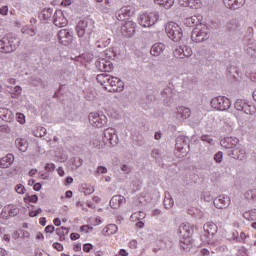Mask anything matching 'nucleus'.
<instances>
[{
	"instance_id": "f257e3e1",
	"label": "nucleus",
	"mask_w": 256,
	"mask_h": 256,
	"mask_svg": "<svg viewBox=\"0 0 256 256\" xmlns=\"http://www.w3.org/2000/svg\"><path fill=\"white\" fill-rule=\"evenodd\" d=\"M19 45H21V39L17 35L9 33L0 40V51L1 53H13Z\"/></svg>"
},
{
	"instance_id": "f03ea898",
	"label": "nucleus",
	"mask_w": 256,
	"mask_h": 256,
	"mask_svg": "<svg viewBox=\"0 0 256 256\" xmlns=\"http://www.w3.org/2000/svg\"><path fill=\"white\" fill-rule=\"evenodd\" d=\"M95 29V23L93 20H80L76 26V32L79 39L85 38L84 43L87 45L91 39V33Z\"/></svg>"
},
{
	"instance_id": "7ed1b4c3",
	"label": "nucleus",
	"mask_w": 256,
	"mask_h": 256,
	"mask_svg": "<svg viewBox=\"0 0 256 256\" xmlns=\"http://www.w3.org/2000/svg\"><path fill=\"white\" fill-rule=\"evenodd\" d=\"M178 234L180 237V247L182 249H191L193 246V228L189 224H181L178 228Z\"/></svg>"
},
{
	"instance_id": "20e7f679",
	"label": "nucleus",
	"mask_w": 256,
	"mask_h": 256,
	"mask_svg": "<svg viewBox=\"0 0 256 256\" xmlns=\"http://www.w3.org/2000/svg\"><path fill=\"white\" fill-rule=\"evenodd\" d=\"M166 34L175 43H179L183 39V30L175 22H170L165 28Z\"/></svg>"
},
{
	"instance_id": "39448f33",
	"label": "nucleus",
	"mask_w": 256,
	"mask_h": 256,
	"mask_svg": "<svg viewBox=\"0 0 256 256\" xmlns=\"http://www.w3.org/2000/svg\"><path fill=\"white\" fill-rule=\"evenodd\" d=\"M210 105L216 111H228L231 109V100L225 96H217L212 98Z\"/></svg>"
},
{
	"instance_id": "423d86ee",
	"label": "nucleus",
	"mask_w": 256,
	"mask_h": 256,
	"mask_svg": "<svg viewBox=\"0 0 256 256\" xmlns=\"http://www.w3.org/2000/svg\"><path fill=\"white\" fill-rule=\"evenodd\" d=\"M88 119L90 125L97 129H101V127H105L107 125V116H105L103 112H91L88 115Z\"/></svg>"
},
{
	"instance_id": "0eeeda50",
	"label": "nucleus",
	"mask_w": 256,
	"mask_h": 256,
	"mask_svg": "<svg viewBox=\"0 0 256 256\" xmlns=\"http://www.w3.org/2000/svg\"><path fill=\"white\" fill-rule=\"evenodd\" d=\"M209 28L207 26H200L194 28L191 34V40L194 43H203V41H207L209 39Z\"/></svg>"
},
{
	"instance_id": "6e6552de",
	"label": "nucleus",
	"mask_w": 256,
	"mask_h": 256,
	"mask_svg": "<svg viewBox=\"0 0 256 256\" xmlns=\"http://www.w3.org/2000/svg\"><path fill=\"white\" fill-rule=\"evenodd\" d=\"M159 21V14L156 12H150L149 14L144 13L140 15L139 25L141 27H153Z\"/></svg>"
},
{
	"instance_id": "1a4fd4ad",
	"label": "nucleus",
	"mask_w": 256,
	"mask_h": 256,
	"mask_svg": "<svg viewBox=\"0 0 256 256\" xmlns=\"http://www.w3.org/2000/svg\"><path fill=\"white\" fill-rule=\"evenodd\" d=\"M103 142L107 145L115 146L119 143V139L117 138V134L115 133L114 128H107L104 130Z\"/></svg>"
},
{
	"instance_id": "9d476101",
	"label": "nucleus",
	"mask_w": 256,
	"mask_h": 256,
	"mask_svg": "<svg viewBox=\"0 0 256 256\" xmlns=\"http://www.w3.org/2000/svg\"><path fill=\"white\" fill-rule=\"evenodd\" d=\"M95 67L104 73H111V71L114 69L113 63L105 58H99L95 62Z\"/></svg>"
},
{
	"instance_id": "9b49d317",
	"label": "nucleus",
	"mask_w": 256,
	"mask_h": 256,
	"mask_svg": "<svg viewBox=\"0 0 256 256\" xmlns=\"http://www.w3.org/2000/svg\"><path fill=\"white\" fill-rule=\"evenodd\" d=\"M57 37L61 45L67 46L73 43V32H70L67 29L60 30L57 34Z\"/></svg>"
},
{
	"instance_id": "f8f14e48",
	"label": "nucleus",
	"mask_w": 256,
	"mask_h": 256,
	"mask_svg": "<svg viewBox=\"0 0 256 256\" xmlns=\"http://www.w3.org/2000/svg\"><path fill=\"white\" fill-rule=\"evenodd\" d=\"M53 23L56 27H67L69 21L61 10H56L53 15Z\"/></svg>"
},
{
	"instance_id": "ddd939ff",
	"label": "nucleus",
	"mask_w": 256,
	"mask_h": 256,
	"mask_svg": "<svg viewBox=\"0 0 256 256\" xmlns=\"http://www.w3.org/2000/svg\"><path fill=\"white\" fill-rule=\"evenodd\" d=\"M175 147L179 153H187V151H189V138L185 136H179L176 139Z\"/></svg>"
},
{
	"instance_id": "4468645a",
	"label": "nucleus",
	"mask_w": 256,
	"mask_h": 256,
	"mask_svg": "<svg viewBox=\"0 0 256 256\" xmlns=\"http://www.w3.org/2000/svg\"><path fill=\"white\" fill-rule=\"evenodd\" d=\"M109 87L112 88L109 90L110 93H121V91H123L125 88V83H123L118 77L112 76Z\"/></svg>"
},
{
	"instance_id": "2eb2a0df",
	"label": "nucleus",
	"mask_w": 256,
	"mask_h": 256,
	"mask_svg": "<svg viewBox=\"0 0 256 256\" xmlns=\"http://www.w3.org/2000/svg\"><path fill=\"white\" fill-rule=\"evenodd\" d=\"M231 205V198L226 195H220L214 199V206L216 209H227Z\"/></svg>"
},
{
	"instance_id": "dca6fc26",
	"label": "nucleus",
	"mask_w": 256,
	"mask_h": 256,
	"mask_svg": "<svg viewBox=\"0 0 256 256\" xmlns=\"http://www.w3.org/2000/svg\"><path fill=\"white\" fill-rule=\"evenodd\" d=\"M239 144L238 138L233 137H227L220 141L221 147H224V149H235L237 145Z\"/></svg>"
},
{
	"instance_id": "f3484780",
	"label": "nucleus",
	"mask_w": 256,
	"mask_h": 256,
	"mask_svg": "<svg viewBox=\"0 0 256 256\" xmlns=\"http://www.w3.org/2000/svg\"><path fill=\"white\" fill-rule=\"evenodd\" d=\"M176 117L178 121H185V119H189L191 117V109L185 106L178 107Z\"/></svg>"
},
{
	"instance_id": "a211bd4d",
	"label": "nucleus",
	"mask_w": 256,
	"mask_h": 256,
	"mask_svg": "<svg viewBox=\"0 0 256 256\" xmlns=\"http://www.w3.org/2000/svg\"><path fill=\"white\" fill-rule=\"evenodd\" d=\"M223 3L227 9H241L245 5V0H223Z\"/></svg>"
},
{
	"instance_id": "6ab92c4d",
	"label": "nucleus",
	"mask_w": 256,
	"mask_h": 256,
	"mask_svg": "<svg viewBox=\"0 0 256 256\" xmlns=\"http://www.w3.org/2000/svg\"><path fill=\"white\" fill-rule=\"evenodd\" d=\"M165 49H167L165 44L161 42L155 43L150 49V55H152V57H159Z\"/></svg>"
},
{
	"instance_id": "aec40b11",
	"label": "nucleus",
	"mask_w": 256,
	"mask_h": 256,
	"mask_svg": "<svg viewBox=\"0 0 256 256\" xmlns=\"http://www.w3.org/2000/svg\"><path fill=\"white\" fill-rule=\"evenodd\" d=\"M122 33H126V37H133L135 35V22L126 21L122 26Z\"/></svg>"
},
{
	"instance_id": "412c9836",
	"label": "nucleus",
	"mask_w": 256,
	"mask_h": 256,
	"mask_svg": "<svg viewBox=\"0 0 256 256\" xmlns=\"http://www.w3.org/2000/svg\"><path fill=\"white\" fill-rule=\"evenodd\" d=\"M13 161H15V156H13V154H7L3 158H1L0 159L1 169H9V167L13 165Z\"/></svg>"
},
{
	"instance_id": "4be33fe9",
	"label": "nucleus",
	"mask_w": 256,
	"mask_h": 256,
	"mask_svg": "<svg viewBox=\"0 0 256 256\" xmlns=\"http://www.w3.org/2000/svg\"><path fill=\"white\" fill-rule=\"evenodd\" d=\"M15 116L13 115V112L7 108H0V119L2 121H6V123H11Z\"/></svg>"
},
{
	"instance_id": "5701e85b",
	"label": "nucleus",
	"mask_w": 256,
	"mask_h": 256,
	"mask_svg": "<svg viewBox=\"0 0 256 256\" xmlns=\"http://www.w3.org/2000/svg\"><path fill=\"white\" fill-rule=\"evenodd\" d=\"M125 198L122 195H115L110 200V207L112 209H119L123 203H125Z\"/></svg>"
},
{
	"instance_id": "b1692460",
	"label": "nucleus",
	"mask_w": 256,
	"mask_h": 256,
	"mask_svg": "<svg viewBox=\"0 0 256 256\" xmlns=\"http://www.w3.org/2000/svg\"><path fill=\"white\" fill-rule=\"evenodd\" d=\"M202 19H203V16L194 15L186 18L184 20V25H186V27H195V25H198L199 23H201Z\"/></svg>"
},
{
	"instance_id": "393cba45",
	"label": "nucleus",
	"mask_w": 256,
	"mask_h": 256,
	"mask_svg": "<svg viewBox=\"0 0 256 256\" xmlns=\"http://www.w3.org/2000/svg\"><path fill=\"white\" fill-rule=\"evenodd\" d=\"M228 155L232 157V159H238L239 161H243V159L246 157L245 151L241 148L230 150Z\"/></svg>"
},
{
	"instance_id": "a878e982",
	"label": "nucleus",
	"mask_w": 256,
	"mask_h": 256,
	"mask_svg": "<svg viewBox=\"0 0 256 256\" xmlns=\"http://www.w3.org/2000/svg\"><path fill=\"white\" fill-rule=\"evenodd\" d=\"M218 229L219 228L217 227V224H215L213 222H208V223L204 224L205 233H207L208 235H211V237H213V235L217 234Z\"/></svg>"
},
{
	"instance_id": "bb28decb",
	"label": "nucleus",
	"mask_w": 256,
	"mask_h": 256,
	"mask_svg": "<svg viewBox=\"0 0 256 256\" xmlns=\"http://www.w3.org/2000/svg\"><path fill=\"white\" fill-rule=\"evenodd\" d=\"M161 96L164 98V104L169 107L171 106V97H172V92H171V88L167 87L164 88L163 91L161 92Z\"/></svg>"
},
{
	"instance_id": "cd10ccee",
	"label": "nucleus",
	"mask_w": 256,
	"mask_h": 256,
	"mask_svg": "<svg viewBox=\"0 0 256 256\" xmlns=\"http://www.w3.org/2000/svg\"><path fill=\"white\" fill-rule=\"evenodd\" d=\"M15 145L22 153H25V151H27V147H29V143H27L25 138H17L15 140Z\"/></svg>"
},
{
	"instance_id": "c85d7f7f",
	"label": "nucleus",
	"mask_w": 256,
	"mask_h": 256,
	"mask_svg": "<svg viewBox=\"0 0 256 256\" xmlns=\"http://www.w3.org/2000/svg\"><path fill=\"white\" fill-rule=\"evenodd\" d=\"M29 83L30 85H32V87H41L42 89H45L46 87L45 82H43V80L39 78V76H32L29 79Z\"/></svg>"
},
{
	"instance_id": "c756f323",
	"label": "nucleus",
	"mask_w": 256,
	"mask_h": 256,
	"mask_svg": "<svg viewBox=\"0 0 256 256\" xmlns=\"http://www.w3.org/2000/svg\"><path fill=\"white\" fill-rule=\"evenodd\" d=\"M240 26H241V25L239 24V20H237V19H232V20L229 21V23H227L226 29H227V31H229L230 33H235V31H237Z\"/></svg>"
},
{
	"instance_id": "7c9ffc66",
	"label": "nucleus",
	"mask_w": 256,
	"mask_h": 256,
	"mask_svg": "<svg viewBox=\"0 0 256 256\" xmlns=\"http://www.w3.org/2000/svg\"><path fill=\"white\" fill-rule=\"evenodd\" d=\"M52 16H53L52 8H44L39 14L40 19H43L44 21L51 20Z\"/></svg>"
},
{
	"instance_id": "2f4dec72",
	"label": "nucleus",
	"mask_w": 256,
	"mask_h": 256,
	"mask_svg": "<svg viewBox=\"0 0 256 256\" xmlns=\"http://www.w3.org/2000/svg\"><path fill=\"white\" fill-rule=\"evenodd\" d=\"M21 33H23V35H29L30 37H35L37 35V29L30 26H24L21 29Z\"/></svg>"
},
{
	"instance_id": "473e14b6",
	"label": "nucleus",
	"mask_w": 256,
	"mask_h": 256,
	"mask_svg": "<svg viewBox=\"0 0 256 256\" xmlns=\"http://www.w3.org/2000/svg\"><path fill=\"white\" fill-rule=\"evenodd\" d=\"M156 5H161L165 9H171L172 5H174L175 0H154Z\"/></svg>"
},
{
	"instance_id": "72a5a7b5",
	"label": "nucleus",
	"mask_w": 256,
	"mask_h": 256,
	"mask_svg": "<svg viewBox=\"0 0 256 256\" xmlns=\"http://www.w3.org/2000/svg\"><path fill=\"white\" fill-rule=\"evenodd\" d=\"M175 205V202L173 201V198L171 197V194L166 195L164 198V207L165 209H171Z\"/></svg>"
},
{
	"instance_id": "f704fd0d",
	"label": "nucleus",
	"mask_w": 256,
	"mask_h": 256,
	"mask_svg": "<svg viewBox=\"0 0 256 256\" xmlns=\"http://www.w3.org/2000/svg\"><path fill=\"white\" fill-rule=\"evenodd\" d=\"M117 225L115 224H109L107 227H106V230H105V233L107 235H115V233H117Z\"/></svg>"
},
{
	"instance_id": "c9c22d12",
	"label": "nucleus",
	"mask_w": 256,
	"mask_h": 256,
	"mask_svg": "<svg viewBox=\"0 0 256 256\" xmlns=\"http://www.w3.org/2000/svg\"><path fill=\"white\" fill-rule=\"evenodd\" d=\"M201 5V0H190V2H188L190 9H201Z\"/></svg>"
},
{
	"instance_id": "e433bc0d",
	"label": "nucleus",
	"mask_w": 256,
	"mask_h": 256,
	"mask_svg": "<svg viewBox=\"0 0 256 256\" xmlns=\"http://www.w3.org/2000/svg\"><path fill=\"white\" fill-rule=\"evenodd\" d=\"M245 197L248 201H256V190H248L245 193Z\"/></svg>"
},
{
	"instance_id": "4c0bfd02",
	"label": "nucleus",
	"mask_w": 256,
	"mask_h": 256,
	"mask_svg": "<svg viewBox=\"0 0 256 256\" xmlns=\"http://www.w3.org/2000/svg\"><path fill=\"white\" fill-rule=\"evenodd\" d=\"M182 49V54L184 57H191V55H193V50L191 49V47L182 45Z\"/></svg>"
},
{
	"instance_id": "58836bf2",
	"label": "nucleus",
	"mask_w": 256,
	"mask_h": 256,
	"mask_svg": "<svg viewBox=\"0 0 256 256\" xmlns=\"http://www.w3.org/2000/svg\"><path fill=\"white\" fill-rule=\"evenodd\" d=\"M8 215L10 217H17V215H19V208L15 206H11L10 209L8 210Z\"/></svg>"
},
{
	"instance_id": "ea45409f",
	"label": "nucleus",
	"mask_w": 256,
	"mask_h": 256,
	"mask_svg": "<svg viewBox=\"0 0 256 256\" xmlns=\"http://www.w3.org/2000/svg\"><path fill=\"white\" fill-rule=\"evenodd\" d=\"M174 57H178V59H183V46H179L174 50Z\"/></svg>"
},
{
	"instance_id": "a19ab883",
	"label": "nucleus",
	"mask_w": 256,
	"mask_h": 256,
	"mask_svg": "<svg viewBox=\"0 0 256 256\" xmlns=\"http://www.w3.org/2000/svg\"><path fill=\"white\" fill-rule=\"evenodd\" d=\"M245 104L246 103L243 100H237L234 104V107L235 109H237V111H243Z\"/></svg>"
},
{
	"instance_id": "79ce46f5",
	"label": "nucleus",
	"mask_w": 256,
	"mask_h": 256,
	"mask_svg": "<svg viewBox=\"0 0 256 256\" xmlns=\"http://www.w3.org/2000/svg\"><path fill=\"white\" fill-rule=\"evenodd\" d=\"M25 203H27V201H29L30 203H37V201H39V196H37L36 194L25 197L24 198Z\"/></svg>"
},
{
	"instance_id": "37998d69",
	"label": "nucleus",
	"mask_w": 256,
	"mask_h": 256,
	"mask_svg": "<svg viewBox=\"0 0 256 256\" xmlns=\"http://www.w3.org/2000/svg\"><path fill=\"white\" fill-rule=\"evenodd\" d=\"M107 77V74L106 73H103V74H98L97 77H96V81L98 83H100V85H105V79Z\"/></svg>"
},
{
	"instance_id": "c03bdc74",
	"label": "nucleus",
	"mask_w": 256,
	"mask_h": 256,
	"mask_svg": "<svg viewBox=\"0 0 256 256\" xmlns=\"http://www.w3.org/2000/svg\"><path fill=\"white\" fill-rule=\"evenodd\" d=\"M126 16L127 14H125V10L123 9L116 13V18L118 19V21H125Z\"/></svg>"
},
{
	"instance_id": "a18cd8bd",
	"label": "nucleus",
	"mask_w": 256,
	"mask_h": 256,
	"mask_svg": "<svg viewBox=\"0 0 256 256\" xmlns=\"http://www.w3.org/2000/svg\"><path fill=\"white\" fill-rule=\"evenodd\" d=\"M243 113H246V115H253L255 111L251 109V105L249 104H244V108L242 109Z\"/></svg>"
},
{
	"instance_id": "49530a36",
	"label": "nucleus",
	"mask_w": 256,
	"mask_h": 256,
	"mask_svg": "<svg viewBox=\"0 0 256 256\" xmlns=\"http://www.w3.org/2000/svg\"><path fill=\"white\" fill-rule=\"evenodd\" d=\"M215 163H222L223 162V152L219 151L214 155Z\"/></svg>"
},
{
	"instance_id": "de8ad7c7",
	"label": "nucleus",
	"mask_w": 256,
	"mask_h": 256,
	"mask_svg": "<svg viewBox=\"0 0 256 256\" xmlns=\"http://www.w3.org/2000/svg\"><path fill=\"white\" fill-rule=\"evenodd\" d=\"M201 141H204L205 143H209V145H213V138L209 135H203L201 137Z\"/></svg>"
},
{
	"instance_id": "09e8293b",
	"label": "nucleus",
	"mask_w": 256,
	"mask_h": 256,
	"mask_svg": "<svg viewBox=\"0 0 256 256\" xmlns=\"http://www.w3.org/2000/svg\"><path fill=\"white\" fill-rule=\"evenodd\" d=\"M43 213V210L41 208H38L37 210H31L29 212V217H37V215Z\"/></svg>"
},
{
	"instance_id": "8fccbe9b",
	"label": "nucleus",
	"mask_w": 256,
	"mask_h": 256,
	"mask_svg": "<svg viewBox=\"0 0 256 256\" xmlns=\"http://www.w3.org/2000/svg\"><path fill=\"white\" fill-rule=\"evenodd\" d=\"M63 231H65L66 235L69 233V229H67L66 227H61L56 229V235L58 236L63 235Z\"/></svg>"
},
{
	"instance_id": "3c124183",
	"label": "nucleus",
	"mask_w": 256,
	"mask_h": 256,
	"mask_svg": "<svg viewBox=\"0 0 256 256\" xmlns=\"http://www.w3.org/2000/svg\"><path fill=\"white\" fill-rule=\"evenodd\" d=\"M111 79H113V76L106 74V79H104V89H107V85L111 84Z\"/></svg>"
},
{
	"instance_id": "603ef678",
	"label": "nucleus",
	"mask_w": 256,
	"mask_h": 256,
	"mask_svg": "<svg viewBox=\"0 0 256 256\" xmlns=\"http://www.w3.org/2000/svg\"><path fill=\"white\" fill-rule=\"evenodd\" d=\"M16 193H19L20 195H23V193H25V186H23L22 184H18L15 187Z\"/></svg>"
},
{
	"instance_id": "864d4df0",
	"label": "nucleus",
	"mask_w": 256,
	"mask_h": 256,
	"mask_svg": "<svg viewBox=\"0 0 256 256\" xmlns=\"http://www.w3.org/2000/svg\"><path fill=\"white\" fill-rule=\"evenodd\" d=\"M1 133H11V128L8 125H0Z\"/></svg>"
},
{
	"instance_id": "5fc2aeb1",
	"label": "nucleus",
	"mask_w": 256,
	"mask_h": 256,
	"mask_svg": "<svg viewBox=\"0 0 256 256\" xmlns=\"http://www.w3.org/2000/svg\"><path fill=\"white\" fill-rule=\"evenodd\" d=\"M107 173V167L105 166H98L97 167V171H96V175H99V174H105Z\"/></svg>"
},
{
	"instance_id": "6e6d98bb",
	"label": "nucleus",
	"mask_w": 256,
	"mask_h": 256,
	"mask_svg": "<svg viewBox=\"0 0 256 256\" xmlns=\"http://www.w3.org/2000/svg\"><path fill=\"white\" fill-rule=\"evenodd\" d=\"M121 171H123V173H126V175H129V173L131 172V167H129L128 165L126 164H123L121 167H120Z\"/></svg>"
},
{
	"instance_id": "4d7b16f0",
	"label": "nucleus",
	"mask_w": 256,
	"mask_h": 256,
	"mask_svg": "<svg viewBox=\"0 0 256 256\" xmlns=\"http://www.w3.org/2000/svg\"><path fill=\"white\" fill-rule=\"evenodd\" d=\"M91 249H93V244L86 243V244L83 245V251L85 253H89L91 251Z\"/></svg>"
},
{
	"instance_id": "13d9d810",
	"label": "nucleus",
	"mask_w": 256,
	"mask_h": 256,
	"mask_svg": "<svg viewBox=\"0 0 256 256\" xmlns=\"http://www.w3.org/2000/svg\"><path fill=\"white\" fill-rule=\"evenodd\" d=\"M81 165H83V159L75 158L74 159V166L76 167V169H79V167H81Z\"/></svg>"
},
{
	"instance_id": "bf43d9fd",
	"label": "nucleus",
	"mask_w": 256,
	"mask_h": 256,
	"mask_svg": "<svg viewBox=\"0 0 256 256\" xmlns=\"http://www.w3.org/2000/svg\"><path fill=\"white\" fill-rule=\"evenodd\" d=\"M17 120H18V123L23 125V123H25V115L21 113H17Z\"/></svg>"
},
{
	"instance_id": "052dcab7",
	"label": "nucleus",
	"mask_w": 256,
	"mask_h": 256,
	"mask_svg": "<svg viewBox=\"0 0 256 256\" xmlns=\"http://www.w3.org/2000/svg\"><path fill=\"white\" fill-rule=\"evenodd\" d=\"M232 240L237 241L238 243H241V239H239V232L237 231L232 232Z\"/></svg>"
},
{
	"instance_id": "680f3d73",
	"label": "nucleus",
	"mask_w": 256,
	"mask_h": 256,
	"mask_svg": "<svg viewBox=\"0 0 256 256\" xmlns=\"http://www.w3.org/2000/svg\"><path fill=\"white\" fill-rule=\"evenodd\" d=\"M37 133H39V137H45V135L47 134V129L44 127H41L39 130H37Z\"/></svg>"
},
{
	"instance_id": "e2e57ef3",
	"label": "nucleus",
	"mask_w": 256,
	"mask_h": 256,
	"mask_svg": "<svg viewBox=\"0 0 256 256\" xmlns=\"http://www.w3.org/2000/svg\"><path fill=\"white\" fill-rule=\"evenodd\" d=\"M9 13V7L8 6H3L0 8V15H7Z\"/></svg>"
},
{
	"instance_id": "0e129e2a",
	"label": "nucleus",
	"mask_w": 256,
	"mask_h": 256,
	"mask_svg": "<svg viewBox=\"0 0 256 256\" xmlns=\"http://www.w3.org/2000/svg\"><path fill=\"white\" fill-rule=\"evenodd\" d=\"M53 247H54V249H56L57 251H63V244H61V243L55 242V243L53 244Z\"/></svg>"
},
{
	"instance_id": "69168bd1",
	"label": "nucleus",
	"mask_w": 256,
	"mask_h": 256,
	"mask_svg": "<svg viewBox=\"0 0 256 256\" xmlns=\"http://www.w3.org/2000/svg\"><path fill=\"white\" fill-rule=\"evenodd\" d=\"M54 231H55V226H53V225H48L45 228L46 233H53Z\"/></svg>"
},
{
	"instance_id": "338daca9",
	"label": "nucleus",
	"mask_w": 256,
	"mask_h": 256,
	"mask_svg": "<svg viewBox=\"0 0 256 256\" xmlns=\"http://www.w3.org/2000/svg\"><path fill=\"white\" fill-rule=\"evenodd\" d=\"M79 237H81V235H79V233H71L70 234L71 241H77V239H79Z\"/></svg>"
},
{
	"instance_id": "774afa93",
	"label": "nucleus",
	"mask_w": 256,
	"mask_h": 256,
	"mask_svg": "<svg viewBox=\"0 0 256 256\" xmlns=\"http://www.w3.org/2000/svg\"><path fill=\"white\" fill-rule=\"evenodd\" d=\"M54 169H55V164H53V163L46 164V166H45L46 171H54Z\"/></svg>"
}]
</instances>
